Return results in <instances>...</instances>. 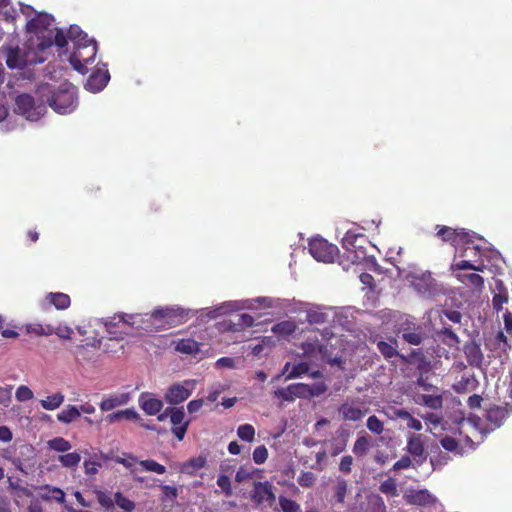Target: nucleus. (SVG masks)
Wrapping results in <instances>:
<instances>
[{"instance_id": "56", "label": "nucleus", "mask_w": 512, "mask_h": 512, "mask_svg": "<svg viewBox=\"0 0 512 512\" xmlns=\"http://www.w3.org/2000/svg\"><path fill=\"white\" fill-rule=\"evenodd\" d=\"M255 469L252 467L240 466L235 475V481L242 483L243 481L250 479L254 476Z\"/></svg>"}, {"instance_id": "5", "label": "nucleus", "mask_w": 512, "mask_h": 512, "mask_svg": "<svg viewBox=\"0 0 512 512\" xmlns=\"http://www.w3.org/2000/svg\"><path fill=\"white\" fill-rule=\"evenodd\" d=\"M186 313L184 309L180 307H161L153 310L151 314H148L149 323L151 320L159 322L158 325H153V330L161 326H177L184 322Z\"/></svg>"}, {"instance_id": "42", "label": "nucleus", "mask_w": 512, "mask_h": 512, "mask_svg": "<svg viewBox=\"0 0 512 512\" xmlns=\"http://www.w3.org/2000/svg\"><path fill=\"white\" fill-rule=\"evenodd\" d=\"M207 459L205 456L199 455L197 457L189 459L183 466L185 472L193 474L195 471L205 467Z\"/></svg>"}, {"instance_id": "36", "label": "nucleus", "mask_w": 512, "mask_h": 512, "mask_svg": "<svg viewBox=\"0 0 512 512\" xmlns=\"http://www.w3.org/2000/svg\"><path fill=\"white\" fill-rule=\"evenodd\" d=\"M254 325V318L247 313H243L237 316V322H230L228 325V330L237 332L241 331L247 327H252Z\"/></svg>"}, {"instance_id": "10", "label": "nucleus", "mask_w": 512, "mask_h": 512, "mask_svg": "<svg viewBox=\"0 0 512 512\" xmlns=\"http://www.w3.org/2000/svg\"><path fill=\"white\" fill-rule=\"evenodd\" d=\"M411 284L425 298L433 297L440 292L438 284L430 272L412 275Z\"/></svg>"}, {"instance_id": "52", "label": "nucleus", "mask_w": 512, "mask_h": 512, "mask_svg": "<svg viewBox=\"0 0 512 512\" xmlns=\"http://www.w3.org/2000/svg\"><path fill=\"white\" fill-rule=\"evenodd\" d=\"M98 503L106 510H110L114 507V500L111 498L108 492L97 490L95 491Z\"/></svg>"}, {"instance_id": "22", "label": "nucleus", "mask_w": 512, "mask_h": 512, "mask_svg": "<svg viewBox=\"0 0 512 512\" xmlns=\"http://www.w3.org/2000/svg\"><path fill=\"white\" fill-rule=\"evenodd\" d=\"M14 112L22 115L26 120L32 116V96L29 94L18 95L15 99Z\"/></svg>"}, {"instance_id": "34", "label": "nucleus", "mask_w": 512, "mask_h": 512, "mask_svg": "<svg viewBox=\"0 0 512 512\" xmlns=\"http://www.w3.org/2000/svg\"><path fill=\"white\" fill-rule=\"evenodd\" d=\"M440 446L447 452H451L454 455H462L463 449L458 440L454 437L445 435L439 440Z\"/></svg>"}, {"instance_id": "12", "label": "nucleus", "mask_w": 512, "mask_h": 512, "mask_svg": "<svg viewBox=\"0 0 512 512\" xmlns=\"http://www.w3.org/2000/svg\"><path fill=\"white\" fill-rule=\"evenodd\" d=\"M273 489L274 486L269 481H255L251 493V500L257 506L266 504L268 507H273L276 501V495Z\"/></svg>"}, {"instance_id": "27", "label": "nucleus", "mask_w": 512, "mask_h": 512, "mask_svg": "<svg viewBox=\"0 0 512 512\" xmlns=\"http://www.w3.org/2000/svg\"><path fill=\"white\" fill-rule=\"evenodd\" d=\"M372 446V439L368 434L360 435L354 442L352 452L357 457H364Z\"/></svg>"}, {"instance_id": "25", "label": "nucleus", "mask_w": 512, "mask_h": 512, "mask_svg": "<svg viewBox=\"0 0 512 512\" xmlns=\"http://www.w3.org/2000/svg\"><path fill=\"white\" fill-rule=\"evenodd\" d=\"M129 400L130 396L128 393L112 395L101 401L100 409L101 411H110L118 406L127 404Z\"/></svg>"}, {"instance_id": "41", "label": "nucleus", "mask_w": 512, "mask_h": 512, "mask_svg": "<svg viewBox=\"0 0 512 512\" xmlns=\"http://www.w3.org/2000/svg\"><path fill=\"white\" fill-rule=\"evenodd\" d=\"M64 395L60 392L48 396L46 399L40 400L41 406L46 410H54L62 405Z\"/></svg>"}, {"instance_id": "62", "label": "nucleus", "mask_w": 512, "mask_h": 512, "mask_svg": "<svg viewBox=\"0 0 512 512\" xmlns=\"http://www.w3.org/2000/svg\"><path fill=\"white\" fill-rule=\"evenodd\" d=\"M353 457L351 455H345L341 458L339 463V470L344 474H349L352 470Z\"/></svg>"}, {"instance_id": "4", "label": "nucleus", "mask_w": 512, "mask_h": 512, "mask_svg": "<svg viewBox=\"0 0 512 512\" xmlns=\"http://www.w3.org/2000/svg\"><path fill=\"white\" fill-rule=\"evenodd\" d=\"M368 242L367 237L354 230H348L342 238V247L349 254L352 263H358L366 258L364 245Z\"/></svg>"}, {"instance_id": "14", "label": "nucleus", "mask_w": 512, "mask_h": 512, "mask_svg": "<svg viewBox=\"0 0 512 512\" xmlns=\"http://www.w3.org/2000/svg\"><path fill=\"white\" fill-rule=\"evenodd\" d=\"M170 422L173 425V435L182 441L188 430L190 420L184 421L185 413L183 407H168Z\"/></svg>"}, {"instance_id": "15", "label": "nucleus", "mask_w": 512, "mask_h": 512, "mask_svg": "<svg viewBox=\"0 0 512 512\" xmlns=\"http://www.w3.org/2000/svg\"><path fill=\"white\" fill-rule=\"evenodd\" d=\"M404 501L409 505L432 506L436 503V497L427 489H408L403 495Z\"/></svg>"}, {"instance_id": "20", "label": "nucleus", "mask_w": 512, "mask_h": 512, "mask_svg": "<svg viewBox=\"0 0 512 512\" xmlns=\"http://www.w3.org/2000/svg\"><path fill=\"white\" fill-rule=\"evenodd\" d=\"M425 437L422 434L412 433L407 438L406 449L408 453L416 458L425 459Z\"/></svg>"}, {"instance_id": "6", "label": "nucleus", "mask_w": 512, "mask_h": 512, "mask_svg": "<svg viewBox=\"0 0 512 512\" xmlns=\"http://www.w3.org/2000/svg\"><path fill=\"white\" fill-rule=\"evenodd\" d=\"M118 322H121V330H119V336L110 337L109 340L121 341L124 339V335H127L126 327L141 329L145 331H153V324L149 323L148 314H118Z\"/></svg>"}, {"instance_id": "60", "label": "nucleus", "mask_w": 512, "mask_h": 512, "mask_svg": "<svg viewBox=\"0 0 512 512\" xmlns=\"http://www.w3.org/2000/svg\"><path fill=\"white\" fill-rule=\"evenodd\" d=\"M306 317L310 324H322L326 322L327 319V315L325 313L312 310L307 312Z\"/></svg>"}, {"instance_id": "21", "label": "nucleus", "mask_w": 512, "mask_h": 512, "mask_svg": "<svg viewBox=\"0 0 512 512\" xmlns=\"http://www.w3.org/2000/svg\"><path fill=\"white\" fill-rule=\"evenodd\" d=\"M464 354L470 366L480 367L483 362V353L481 347L475 341L467 342L464 345Z\"/></svg>"}, {"instance_id": "58", "label": "nucleus", "mask_w": 512, "mask_h": 512, "mask_svg": "<svg viewBox=\"0 0 512 512\" xmlns=\"http://www.w3.org/2000/svg\"><path fill=\"white\" fill-rule=\"evenodd\" d=\"M268 458V450L264 445L256 447L253 451V461L256 464H263Z\"/></svg>"}, {"instance_id": "8", "label": "nucleus", "mask_w": 512, "mask_h": 512, "mask_svg": "<svg viewBox=\"0 0 512 512\" xmlns=\"http://www.w3.org/2000/svg\"><path fill=\"white\" fill-rule=\"evenodd\" d=\"M194 386V380H185L181 383L172 384L167 388L164 400L171 405L180 404L191 396Z\"/></svg>"}, {"instance_id": "44", "label": "nucleus", "mask_w": 512, "mask_h": 512, "mask_svg": "<svg viewBox=\"0 0 512 512\" xmlns=\"http://www.w3.org/2000/svg\"><path fill=\"white\" fill-rule=\"evenodd\" d=\"M50 449L57 452H67L71 449V443L63 437H55L47 442Z\"/></svg>"}, {"instance_id": "40", "label": "nucleus", "mask_w": 512, "mask_h": 512, "mask_svg": "<svg viewBox=\"0 0 512 512\" xmlns=\"http://www.w3.org/2000/svg\"><path fill=\"white\" fill-rule=\"evenodd\" d=\"M278 503L280 507L279 511L281 512H302L298 502L284 495L278 497ZM274 511H278V509L274 508Z\"/></svg>"}, {"instance_id": "33", "label": "nucleus", "mask_w": 512, "mask_h": 512, "mask_svg": "<svg viewBox=\"0 0 512 512\" xmlns=\"http://www.w3.org/2000/svg\"><path fill=\"white\" fill-rule=\"evenodd\" d=\"M65 36L67 40L69 39L74 43V48L90 40L87 34L77 25H71Z\"/></svg>"}, {"instance_id": "32", "label": "nucleus", "mask_w": 512, "mask_h": 512, "mask_svg": "<svg viewBox=\"0 0 512 512\" xmlns=\"http://www.w3.org/2000/svg\"><path fill=\"white\" fill-rule=\"evenodd\" d=\"M49 304L54 305L58 310H65L70 306L71 300L69 295L61 292L49 293L46 296Z\"/></svg>"}, {"instance_id": "18", "label": "nucleus", "mask_w": 512, "mask_h": 512, "mask_svg": "<svg viewBox=\"0 0 512 512\" xmlns=\"http://www.w3.org/2000/svg\"><path fill=\"white\" fill-rule=\"evenodd\" d=\"M55 333L61 339H70L73 334L72 328L68 325H58L53 327L50 324H34V334L49 336Z\"/></svg>"}, {"instance_id": "37", "label": "nucleus", "mask_w": 512, "mask_h": 512, "mask_svg": "<svg viewBox=\"0 0 512 512\" xmlns=\"http://www.w3.org/2000/svg\"><path fill=\"white\" fill-rule=\"evenodd\" d=\"M458 279L466 286L481 290L484 287V279L477 273L460 274Z\"/></svg>"}, {"instance_id": "30", "label": "nucleus", "mask_w": 512, "mask_h": 512, "mask_svg": "<svg viewBox=\"0 0 512 512\" xmlns=\"http://www.w3.org/2000/svg\"><path fill=\"white\" fill-rule=\"evenodd\" d=\"M430 452V463L433 469L441 468L451 460V457L447 453L442 452L438 445L432 446Z\"/></svg>"}, {"instance_id": "16", "label": "nucleus", "mask_w": 512, "mask_h": 512, "mask_svg": "<svg viewBox=\"0 0 512 512\" xmlns=\"http://www.w3.org/2000/svg\"><path fill=\"white\" fill-rule=\"evenodd\" d=\"M110 80V73L104 65L102 68L95 69L88 77L84 87L87 91L97 93L102 91Z\"/></svg>"}, {"instance_id": "46", "label": "nucleus", "mask_w": 512, "mask_h": 512, "mask_svg": "<svg viewBox=\"0 0 512 512\" xmlns=\"http://www.w3.org/2000/svg\"><path fill=\"white\" fill-rule=\"evenodd\" d=\"M379 490L387 496H398L397 483L394 478H388L385 481H383L379 486Z\"/></svg>"}, {"instance_id": "61", "label": "nucleus", "mask_w": 512, "mask_h": 512, "mask_svg": "<svg viewBox=\"0 0 512 512\" xmlns=\"http://www.w3.org/2000/svg\"><path fill=\"white\" fill-rule=\"evenodd\" d=\"M447 319L454 324H460L462 319V314L457 310L446 309L442 311L441 319Z\"/></svg>"}, {"instance_id": "23", "label": "nucleus", "mask_w": 512, "mask_h": 512, "mask_svg": "<svg viewBox=\"0 0 512 512\" xmlns=\"http://www.w3.org/2000/svg\"><path fill=\"white\" fill-rule=\"evenodd\" d=\"M6 64L10 69H23L26 65L24 55L19 47L6 48Z\"/></svg>"}, {"instance_id": "11", "label": "nucleus", "mask_w": 512, "mask_h": 512, "mask_svg": "<svg viewBox=\"0 0 512 512\" xmlns=\"http://www.w3.org/2000/svg\"><path fill=\"white\" fill-rule=\"evenodd\" d=\"M436 229L439 238L455 247L472 242L471 235L463 228L454 229L445 225H437Z\"/></svg>"}, {"instance_id": "26", "label": "nucleus", "mask_w": 512, "mask_h": 512, "mask_svg": "<svg viewBox=\"0 0 512 512\" xmlns=\"http://www.w3.org/2000/svg\"><path fill=\"white\" fill-rule=\"evenodd\" d=\"M174 348L181 354L196 355L200 352V343L191 338L180 339L175 343Z\"/></svg>"}, {"instance_id": "17", "label": "nucleus", "mask_w": 512, "mask_h": 512, "mask_svg": "<svg viewBox=\"0 0 512 512\" xmlns=\"http://www.w3.org/2000/svg\"><path fill=\"white\" fill-rule=\"evenodd\" d=\"M140 408L147 415H157L163 408V401L154 396L153 393L143 392L138 398Z\"/></svg>"}, {"instance_id": "29", "label": "nucleus", "mask_w": 512, "mask_h": 512, "mask_svg": "<svg viewBox=\"0 0 512 512\" xmlns=\"http://www.w3.org/2000/svg\"><path fill=\"white\" fill-rule=\"evenodd\" d=\"M415 401L419 405H423L434 410L441 409L443 405V399L441 395L419 394L417 395Z\"/></svg>"}, {"instance_id": "38", "label": "nucleus", "mask_w": 512, "mask_h": 512, "mask_svg": "<svg viewBox=\"0 0 512 512\" xmlns=\"http://www.w3.org/2000/svg\"><path fill=\"white\" fill-rule=\"evenodd\" d=\"M297 329V325L292 320H285L275 324L272 327V332L279 336H289L293 334Z\"/></svg>"}, {"instance_id": "63", "label": "nucleus", "mask_w": 512, "mask_h": 512, "mask_svg": "<svg viewBox=\"0 0 512 512\" xmlns=\"http://www.w3.org/2000/svg\"><path fill=\"white\" fill-rule=\"evenodd\" d=\"M16 398L19 401L30 400L32 398V390L29 387L22 385L16 390Z\"/></svg>"}, {"instance_id": "50", "label": "nucleus", "mask_w": 512, "mask_h": 512, "mask_svg": "<svg viewBox=\"0 0 512 512\" xmlns=\"http://www.w3.org/2000/svg\"><path fill=\"white\" fill-rule=\"evenodd\" d=\"M328 387L325 382H316L313 384H307V395L308 399L323 395L327 391Z\"/></svg>"}, {"instance_id": "51", "label": "nucleus", "mask_w": 512, "mask_h": 512, "mask_svg": "<svg viewBox=\"0 0 512 512\" xmlns=\"http://www.w3.org/2000/svg\"><path fill=\"white\" fill-rule=\"evenodd\" d=\"M288 391L293 394L294 400L296 398L308 399L307 384H305V383L290 384Z\"/></svg>"}, {"instance_id": "1", "label": "nucleus", "mask_w": 512, "mask_h": 512, "mask_svg": "<svg viewBox=\"0 0 512 512\" xmlns=\"http://www.w3.org/2000/svg\"><path fill=\"white\" fill-rule=\"evenodd\" d=\"M47 106L58 114L72 113L78 106V92L71 83H63L53 91L48 83L39 84L34 90V116L44 115Z\"/></svg>"}, {"instance_id": "3", "label": "nucleus", "mask_w": 512, "mask_h": 512, "mask_svg": "<svg viewBox=\"0 0 512 512\" xmlns=\"http://www.w3.org/2000/svg\"><path fill=\"white\" fill-rule=\"evenodd\" d=\"M97 54V43L93 39L74 48L69 63L74 70L82 75L88 72L87 65L94 61Z\"/></svg>"}, {"instance_id": "48", "label": "nucleus", "mask_w": 512, "mask_h": 512, "mask_svg": "<svg viewBox=\"0 0 512 512\" xmlns=\"http://www.w3.org/2000/svg\"><path fill=\"white\" fill-rule=\"evenodd\" d=\"M139 465L145 470L149 472H155L157 474H164L166 472V468L164 465L156 462L155 460H140L138 461Z\"/></svg>"}, {"instance_id": "59", "label": "nucleus", "mask_w": 512, "mask_h": 512, "mask_svg": "<svg viewBox=\"0 0 512 512\" xmlns=\"http://www.w3.org/2000/svg\"><path fill=\"white\" fill-rule=\"evenodd\" d=\"M508 302V293L507 291L499 292L493 296L492 304L493 308L499 312L503 308V304Z\"/></svg>"}, {"instance_id": "7", "label": "nucleus", "mask_w": 512, "mask_h": 512, "mask_svg": "<svg viewBox=\"0 0 512 512\" xmlns=\"http://www.w3.org/2000/svg\"><path fill=\"white\" fill-rule=\"evenodd\" d=\"M308 250L314 259L325 263L333 262L339 252L336 245L329 243L322 237L311 238L308 243Z\"/></svg>"}, {"instance_id": "49", "label": "nucleus", "mask_w": 512, "mask_h": 512, "mask_svg": "<svg viewBox=\"0 0 512 512\" xmlns=\"http://www.w3.org/2000/svg\"><path fill=\"white\" fill-rule=\"evenodd\" d=\"M237 435L243 441L252 442L255 438V429L250 424H243L238 427Z\"/></svg>"}, {"instance_id": "19", "label": "nucleus", "mask_w": 512, "mask_h": 512, "mask_svg": "<svg viewBox=\"0 0 512 512\" xmlns=\"http://www.w3.org/2000/svg\"><path fill=\"white\" fill-rule=\"evenodd\" d=\"M339 414L345 421H359L368 412L367 408H362L356 405L354 402H344L338 408Z\"/></svg>"}, {"instance_id": "2", "label": "nucleus", "mask_w": 512, "mask_h": 512, "mask_svg": "<svg viewBox=\"0 0 512 512\" xmlns=\"http://www.w3.org/2000/svg\"><path fill=\"white\" fill-rule=\"evenodd\" d=\"M54 17L34 10V64L45 62L53 55V46L66 47L67 39L62 29L55 27Z\"/></svg>"}, {"instance_id": "53", "label": "nucleus", "mask_w": 512, "mask_h": 512, "mask_svg": "<svg viewBox=\"0 0 512 512\" xmlns=\"http://www.w3.org/2000/svg\"><path fill=\"white\" fill-rule=\"evenodd\" d=\"M104 325L111 337L119 336V331L116 330L117 327L121 328V322H118V314H115L112 317H107L104 320Z\"/></svg>"}, {"instance_id": "55", "label": "nucleus", "mask_w": 512, "mask_h": 512, "mask_svg": "<svg viewBox=\"0 0 512 512\" xmlns=\"http://www.w3.org/2000/svg\"><path fill=\"white\" fill-rule=\"evenodd\" d=\"M297 481L301 487L310 488L314 485L316 476L310 471L301 472Z\"/></svg>"}, {"instance_id": "28", "label": "nucleus", "mask_w": 512, "mask_h": 512, "mask_svg": "<svg viewBox=\"0 0 512 512\" xmlns=\"http://www.w3.org/2000/svg\"><path fill=\"white\" fill-rule=\"evenodd\" d=\"M441 322L443 326L442 329L438 331V336L442 339V341L448 344L449 346L459 344V337L457 336L452 326L447 324L443 319H441Z\"/></svg>"}, {"instance_id": "39", "label": "nucleus", "mask_w": 512, "mask_h": 512, "mask_svg": "<svg viewBox=\"0 0 512 512\" xmlns=\"http://www.w3.org/2000/svg\"><path fill=\"white\" fill-rule=\"evenodd\" d=\"M79 417L80 410L74 405H68L67 408L57 414V420L65 424H69Z\"/></svg>"}, {"instance_id": "54", "label": "nucleus", "mask_w": 512, "mask_h": 512, "mask_svg": "<svg viewBox=\"0 0 512 512\" xmlns=\"http://www.w3.org/2000/svg\"><path fill=\"white\" fill-rule=\"evenodd\" d=\"M367 428L374 434H381L384 431L383 422L375 415L370 416L367 419Z\"/></svg>"}, {"instance_id": "35", "label": "nucleus", "mask_w": 512, "mask_h": 512, "mask_svg": "<svg viewBox=\"0 0 512 512\" xmlns=\"http://www.w3.org/2000/svg\"><path fill=\"white\" fill-rule=\"evenodd\" d=\"M333 500L338 504H344L348 492V483L344 478L338 477L333 487Z\"/></svg>"}, {"instance_id": "31", "label": "nucleus", "mask_w": 512, "mask_h": 512, "mask_svg": "<svg viewBox=\"0 0 512 512\" xmlns=\"http://www.w3.org/2000/svg\"><path fill=\"white\" fill-rule=\"evenodd\" d=\"M290 366L291 363L287 362L282 370V374L288 373L286 379H294L301 377L302 375L307 374L309 371V364L306 362H299L293 365L292 369L289 371Z\"/></svg>"}, {"instance_id": "64", "label": "nucleus", "mask_w": 512, "mask_h": 512, "mask_svg": "<svg viewBox=\"0 0 512 512\" xmlns=\"http://www.w3.org/2000/svg\"><path fill=\"white\" fill-rule=\"evenodd\" d=\"M495 340H496V342L498 344V347L501 350L506 351L507 349L511 348V345L508 342L507 336L502 331H499L497 333V335L495 337Z\"/></svg>"}, {"instance_id": "43", "label": "nucleus", "mask_w": 512, "mask_h": 512, "mask_svg": "<svg viewBox=\"0 0 512 512\" xmlns=\"http://www.w3.org/2000/svg\"><path fill=\"white\" fill-rule=\"evenodd\" d=\"M114 505H117L126 512H132L136 507L134 501L128 499L119 491L114 494Z\"/></svg>"}, {"instance_id": "45", "label": "nucleus", "mask_w": 512, "mask_h": 512, "mask_svg": "<svg viewBox=\"0 0 512 512\" xmlns=\"http://www.w3.org/2000/svg\"><path fill=\"white\" fill-rule=\"evenodd\" d=\"M58 460L63 467L74 468L78 466L79 462L81 461V456L77 452H71L64 455H60Z\"/></svg>"}, {"instance_id": "9", "label": "nucleus", "mask_w": 512, "mask_h": 512, "mask_svg": "<svg viewBox=\"0 0 512 512\" xmlns=\"http://www.w3.org/2000/svg\"><path fill=\"white\" fill-rule=\"evenodd\" d=\"M511 412L512 406L508 403L503 406L493 405L486 409L484 416L487 421V426L484 429L485 433H489L499 428L510 416Z\"/></svg>"}, {"instance_id": "13", "label": "nucleus", "mask_w": 512, "mask_h": 512, "mask_svg": "<svg viewBox=\"0 0 512 512\" xmlns=\"http://www.w3.org/2000/svg\"><path fill=\"white\" fill-rule=\"evenodd\" d=\"M398 333L405 342L411 345H420L425 338L421 325L408 319L400 325Z\"/></svg>"}, {"instance_id": "24", "label": "nucleus", "mask_w": 512, "mask_h": 512, "mask_svg": "<svg viewBox=\"0 0 512 512\" xmlns=\"http://www.w3.org/2000/svg\"><path fill=\"white\" fill-rule=\"evenodd\" d=\"M37 496L43 500H54L56 502H63L65 498V493L57 487H53L50 485H44L36 488Z\"/></svg>"}, {"instance_id": "47", "label": "nucleus", "mask_w": 512, "mask_h": 512, "mask_svg": "<svg viewBox=\"0 0 512 512\" xmlns=\"http://www.w3.org/2000/svg\"><path fill=\"white\" fill-rule=\"evenodd\" d=\"M376 345L377 349L385 359H391L398 355L396 346L392 345L391 343L381 340L378 341Z\"/></svg>"}, {"instance_id": "57", "label": "nucleus", "mask_w": 512, "mask_h": 512, "mask_svg": "<svg viewBox=\"0 0 512 512\" xmlns=\"http://www.w3.org/2000/svg\"><path fill=\"white\" fill-rule=\"evenodd\" d=\"M217 485L221 488V490L225 494V496H227V497L232 496L233 491H232V487H231V481L227 475H225V474L219 475L218 479H217Z\"/></svg>"}]
</instances>
